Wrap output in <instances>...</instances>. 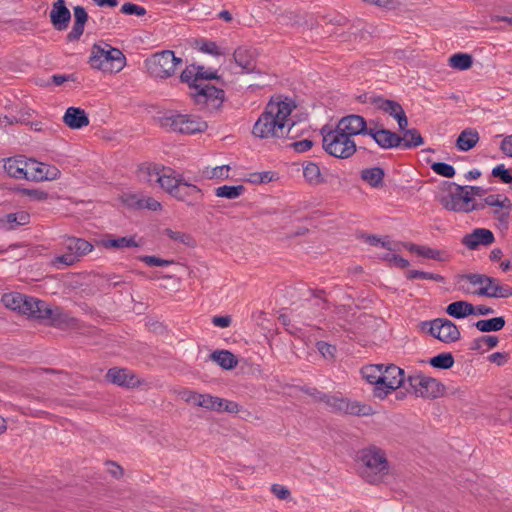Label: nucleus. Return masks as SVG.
<instances>
[{"instance_id": "29", "label": "nucleus", "mask_w": 512, "mask_h": 512, "mask_svg": "<svg viewBox=\"0 0 512 512\" xmlns=\"http://www.w3.org/2000/svg\"><path fill=\"white\" fill-rule=\"evenodd\" d=\"M202 70L203 67L201 66L191 65L182 71L180 79L182 82L188 83L190 86L192 83H202V80L218 78L216 73L202 74Z\"/></svg>"}, {"instance_id": "63", "label": "nucleus", "mask_w": 512, "mask_h": 512, "mask_svg": "<svg viewBox=\"0 0 512 512\" xmlns=\"http://www.w3.org/2000/svg\"><path fill=\"white\" fill-rule=\"evenodd\" d=\"M107 465V470L108 472L110 473V475H112L113 477L115 478H121L123 475H124V470L123 468L118 465L117 463L115 462H112V461H108L106 463Z\"/></svg>"}, {"instance_id": "36", "label": "nucleus", "mask_w": 512, "mask_h": 512, "mask_svg": "<svg viewBox=\"0 0 512 512\" xmlns=\"http://www.w3.org/2000/svg\"><path fill=\"white\" fill-rule=\"evenodd\" d=\"M136 235L124 236L118 238H106L101 241V245L106 249H122L129 247H139Z\"/></svg>"}, {"instance_id": "32", "label": "nucleus", "mask_w": 512, "mask_h": 512, "mask_svg": "<svg viewBox=\"0 0 512 512\" xmlns=\"http://www.w3.org/2000/svg\"><path fill=\"white\" fill-rule=\"evenodd\" d=\"M30 222V215L25 211L10 213L0 218V227L12 230L18 226L27 225Z\"/></svg>"}, {"instance_id": "55", "label": "nucleus", "mask_w": 512, "mask_h": 512, "mask_svg": "<svg viewBox=\"0 0 512 512\" xmlns=\"http://www.w3.org/2000/svg\"><path fill=\"white\" fill-rule=\"evenodd\" d=\"M242 411H243V409H242L241 405L239 403H237L236 401L226 400V399L222 398V403L220 405V410L218 412L219 413L227 412V413H231V414H237Z\"/></svg>"}, {"instance_id": "40", "label": "nucleus", "mask_w": 512, "mask_h": 512, "mask_svg": "<svg viewBox=\"0 0 512 512\" xmlns=\"http://www.w3.org/2000/svg\"><path fill=\"white\" fill-rule=\"evenodd\" d=\"M382 366L383 364H369L361 369L362 377L374 387L379 386V382L382 379Z\"/></svg>"}, {"instance_id": "61", "label": "nucleus", "mask_w": 512, "mask_h": 512, "mask_svg": "<svg viewBox=\"0 0 512 512\" xmlns=\"http://www.w3.org/2000/svg\"><path fill=\"white\" fill-rule=\"evenodd\" d=\"M509 355L505 352H495L488 356V361L498 366L504 365L508 361Z\"/></svg>"}, {"instance_id": "2", "label": "nucleus", "mask_w": 512, "mask_h": 512, "mask_svg": "<svg viewBox=\"0 0 512 512\" xmlns=\"http://www.w3.org/2000/svg\"><path fill=\"white\" fill-rule=\"evenodd\" d=\"M365 119L361 115L350 114L340 118L336 125L321 128L322 147L329 155L348 159L357 152L355 137L365 132Z\"/></svg>"}, {"instance_id": "49", "label": "nucleus", "mask_w": 512, "mask_h": 512, "mask_svg": "<svg viewBox=\"0 0 512 512\" xmlns=\"http://www.w3.org/2000/svg\"><path fill=\"white\" fill-rule=\"evenodd\" d=\"M231 167L229 165H221L213 168H206L204 171L208 179L227 180L230 176Z\"/></svg>"}, {"instance_id": "7", "label": "nucleus", "mask_w": 512, "mask_h": 512, "mask_svg": "<svg viewBox=\"0 0 512 512\" xmlns=\"http://www.w3.org/2000/svg\"><path fill=\"white\" fill-rule=\"evenodd\" d=\"M189 95L196 105L211 112L219 110L225 101V92L210 84L192 83Z\"/></svg>"}, {"instance_id": "56", "label": "nucleus", "mask_w": 512, "mask_h": 512, "mask_svg": "<svg viewBox=\"0 0 512 512\" xmlns=\"http://www.w3.org/2000/svg\"><path fill=\"white\" fill-rule=\"evenodd\" d=\"M365 3L375 5L377 7L387 9V10H395L399 8L400 3L397 0H362Z\"/></svg>"}, {"instance_id": "44", "label": "nucleus", "mask_w": 512, "mask_h": 512, "mask_svg": "<svg viewBox=\"0 0 512 512\" xmlns=\"http://www.w3.org/2000/svg\"><path fill=\"white\" fill-rule=\"evenodd\" d=\"M404 132L402 143L404 148L418 147L424 143L423 137L415 128L402 130Z\"/></svg>"}, {"instance_id": "60", "label": "nucleus", "mask_w": 512, "mask_h": 512, "mask_svg": "<svg viewBox=\"0 0 512 512\" xmlns=\"http://www.w3.org/2000/svg\"><path fill=\"white\" fill-rule=\"evenodd\" d=\"M200 50L202 52L218 56L221 54L218 45L213 41H205L201 44Z\"/></svg>"}, {"instance_id": "22", "label": "nucleus", "mask_w": 512, "mask_h": 512, "mask_svg": "<svg viewBox=\"0 0 512 512\" xmlns=\"http://www.w3.org/2000/svg\"><path fill=\"white\" fill-rule=\"evenodd\" d=\"M183 178L184 176L182 173L171 167L165 166L160 178H158V185L162 190L172 196Z\"/></svg>"}, {"instance_id": "31", "label": "nucleus", "mask_w": 512, "mask_h": 512, "mask_svg": "<svg viewBox=\"0 0 512 512\" xmlns=\"http://www.w3.org/2000/svg\"><path fill=\"white\" fill-rule=\"evenodd\" d=\"M25 156L18 155L4 160V170L12 178L23 180Z\"/></svg>"}, {"instance_id": "50", "label": "nucleus", "mask_w": 512, "mask_h": 512, "mask_svg": "<svg viewBox=\"0 0 512 512\" xmlns=\"http://www.w3.org/2000/svg\"><path fill=\"white\" fill-rule=\"evenodd\" d=\"M409 279H426L433 280L435 282L443 283L445 278L440 274L420 271V270H410L407 274Z\"/></svg>"}, {"instance_id": "1", "label": "nucleus", "mask_w": 512, "mask_h": 512, "mask_svg": "<svg viewBox=\"0 0 512 512\" xmlns=\"http://www.w3.org/2000/svg\"><path fill=\"white\" fill-rule=\"evenodd\" d=\"M297 105L288 97H272L253 126L252 133L260 139L296 138L291 118Z\"/></svg>"}, {"instance_id": "25", "label": "nucleus", "mask_w": 512, "mask_h": 512, "mask_svg": "<svg viewBox=\"0 0 512 512\" xmlns=\"http://www.w3.org/2000/svg\"><path fill=\"white\" fill-rule=\"evenodd\" d=\"M74 23L71 31L67 34V41L75 42L83 35L85 24L88 21V14L84 7L75 6L73 8Z\"/></svg>"}, {"instance_id": "34", "label": "nucleus", "mask_w": 512, "mask_h": 512, "mask_svg": "<svg viewBox=\"0 0 512 512\" xmlns=\"http://www.w3.org/2000/svg\"><path fill=\"white\" fill-rule=\"evenodd\" d=\"M210 358L224 370H232L238 365V359L229 350H216L211 353Z\"/></svg>"}, {"instance_id": "4", "label": "nucleus", "mask_w": 512, "mask_h": 512, "mask_svg": "<svg viewBox=\"0 0 512 512\" xmlns=\"http://www.w3.org/2000/svg\"><path fill=\"white\" fill-rule=\"evenodd\" d=\"M89 63L93 69L103 73L117 74L126 66V57L118 48L101 42L92 46Z\"/></svg>"}, {"instance_id": "21", "label": "nucleus", "mask_w": 512, "mask_h": 512, "mask_svg": "<svg viewBox=\"0 0 512 512\" xmlns=\"http://www.w3.org/2000/svg\"><path fill=\"white\" fill-rule=\"evenodd\" d=\"M493 233L485 228H477L472 233L463 237L462 243L470 250H475L479 246H488L494 242Z\"/></svg>"}, {"instance_id": "30", "label": "nucleus", "mask_w": 512, "mask_h": 512, "mask_svg": "<svg viewBox=\"0 0 512 512\" xmlns=\"http://www.w3.org/2000/svg\"><path fill=\"white\" fill-rule=\"evenodd\" d=\"M236 64L246 73L255 70V61L251 50L245 47L237 48L233 53Z\"/></svg>"}, {"instance_id": "33", "label": "nucleus", "mask_w": 512, "mask_h": 512, "mask_svg": "<svg viewBox=\"0 0 512 512\" xmlns=\"http://www.w3.org/2000/svg\"><path fill=\"white\" fill-rule=\"evenodd\" d=\"M479 139V133L475 129L467 128L459 134L456 147L460 151H469L476 146Z\"/></svg>"}, {"instance_id": "35", "label": "nucleus", "mask_w": 512, "mask_h": 512, "mask_svg": "<svg viewBox=\"0 0 512 512\" xmlns=\"http://www.w3.org/2000/svg\"><path fill=\"white\" fill-rule=\"evenodd\" d=\"M384 175V170L381 167H371L361 171V179L376 189L383 187Z\"/></svg>"}, {"instance_id": "54", "label": "nucleus", "mask_w": 512, "mask_h": 512, "mask_svg": "<svg viewBox=\"0 0 512 512\" xmlns=\"http://www.w3.org/2000/svg\"><path fill=\"white\" fill-rule=\"evenodd\" d=\"M275 174L270 171H264L260 173H254L251 175V178L248 179L249 182L253 184H264L274 181Z\"/></svg>"}, {"instance_id": "42", "label": "nucleus", "mask_w": 512, "mask_h": 512, "mask_svg": "<svg viewBox=\"0 0 512 512\" xmlns=\"http://www.w3.org/2000/svg\"><path fill=\"white\" fill-rule=\"evenodd\" d=\"M505 326V319L502 316L491 319L479 320L475 323V327L480 332L499 331Z\"/></svg>"}, {"instance_id": "6", "label": "nucleus", "mask_w": 512, "mask_h": 512, "mask_svg": "<svg viewBox=\"0 0 512 512\" xmlns=\"http://www.w3.org/2000/svg\"><path fill=\"white\" fill-rule=\"evenodd\" d=\"M161 127L181 134L203 133L208 124L202 118L190 114H170L160 117Z\"/></svg>"}, {"instance_id": "41", "label": "nucleus", "mask_w": 512, "mask_h": 512, "mask_svg": "<svg viewBox=\"0 0 512 512\" xmlns=\"http://www.w3.org/2000/svg\"><path fill=\"white\" fill-rule=\"evenodd\" d=\"M246 191V188L243 185H223L219 186L215 189V195L218 198H225L229 200H234L241 197Z\"/></svg>"}, {"instance_id": "3", "label": "nucleus", "mask_w": 512, "mask_h": 512, "mask_svg": "<svg viewBox=\"0 0 512 512\" xmlns=\"http://www.w3.org/2000/svg\"><path fill=\"white\" fill-rule=\"evenodd\" d=\"M361 478L369 484L383 483L390 474V464L383 449L370 445L358 452Z\"/></svg>"}, {"instance_id": "47", "label": "nucleus", "mask_w": 512, "mask_h": 512, "mask_svg": "<svg viewBox=\"0 0 512 512\" xmlns=\"http://www.w3.org/2000/svg\"><path fill=\"white\" fill-rule=\"evenodd\" d=\"M489 298H509L512 297V287L502 283L498 279H494V283L490 289Z\"/></svg>"}, {"instance_id": "48", "label": "nucleus", "mask_w": 512, "mask_h": 512, "mask_svg": "<svg viewBox=\"0 0 512 512\" xmlns=\"http://www.w3.org/2000/svg\"><path fill=\"white\" fill-rule=\"evenodd\" d=\"M434 368L449 369L454 365V357L450 352L438 354L429 360Z\"/></svg>"}, {"instance_id": "11", "label": "nucleus", "mask_w": 512, "mask_h": 512, "mask_svg": "<svg viewBox=\"0 0 512 512\" xmlns=\"http://www.w3.org/2000/svg\"><path fill=\"white\" fill-rule=\"evenodd\" d=\"M411 392L424 399H436L444 394V385L425 375H412L407 378Z\"/></svg>"}, {"instance_id": "28", "label": "nucleus", "mask_w": 512, "mask_h": 512, "mask_svg": "<svg viewBox=\"0 0 512 512\" xmlns=\"http://www.w3.org/2000/svg\"><path fill=\"white\" fill-rule=\"evenodd\" d=\"M465 279L471 285L478 287L475 291H473L474 294L488 297L495 278L484 274H469L465 276Z\"/></svg>"}, {"instance_id": "18", "label": "nucleus", "mask_w": 512, "mask_h": 512, "mask_svg": "<svg viewBox=\"0 0 512 512\" xmlns=\"http://www.w3.org/2000/svg\"><path fill=\"white\" fill-rule=\"evenodd\" d=\"M371 126L368 127L367 122L365 121V132L362 135H369L382 149H392L399 147L402 143L401 136L396 133L378 127L373 122L370 123Z\"/></svg>"}, {"instance_id": "5", "label": "nucleus", "mask_w": 512, "mask_h": 512, "mask_svg": "<svg viewBox=\"0 0 512 512\" xmlns=\"http://www.w3.org/2000/svg\"><path fill=\"white\" fill-rule=\"evenodd\" d=\"M479 191V187H463L453 184L450 192L441 196L440 203L447 210L467 213L478 209L472 195L478 194Z\"/></svg>"}, {"instance_id": "13", "label": "nucleus", "mask_w": 512, "mask_h": 512, "mask_svg": "<svg viewBox=\"0 0 512 512\" xmlns=\"http://www.w3.org/2000/svg\"><path fill=\"white\" fill-rule=\"evenodd\" d=\"M1 301L6 308L34 319L39 306L42 305V300L17 292L4 294Z\"/></svg>"}, {"instance_id": "53", "label": "nucleus", "mask_w": 512, "mask_h": 512, "mask_svg": "<svg viewBox=\"0 0 512 512\" xmlns=\"http://www.w3.org/2000/svg\"><path fill=\"white\" fill-rule=\"evenodd\" d=\"M121 12L125 15H135L137 17H142L147 13L143 6L131 2L124 3L121 7Z\"/></svg>"}, {"instance_id": "58", "label": "nucleus", "mask_w": 512, "mask_h": 512, "mask_svg": "<svg viewBox=\"0 0 512 512\" xmlns=\"http://www.w3.org/2000/svg\"><path fill=\"white\" fill-rule=\"evenodd\" d=\"M20 192L34 201H45L48 198V193L40 189H21Z\"/></svg>"}, {"instance_id": "19", "label": "nucleus", "mask_w": 512, "mask_h": 512, "mask_svg": "<svg viewBox=\"0 0 512 512\" xmlns=\"http://www.w3.org/2000/svg\"><path fill=\"white\" fill-rule=\"evenodd\" d=\"M49 17L55 30L64 31L68 28L71 20V13L66 6L65 0H56L53 2Z\"/></svg>"}, {"instance_id": "12", "label": "nucleus", "mask_w": 512, "mask_h": 512, "mask_svg": "<svg viewBox=\"0 0 512 512\" xmlns=\"http://www.w3.org/2000/svg\"><path fill=\"white\" fill-rule=\"evenodd\" d=\"M67 252L53 259L52 264L57 268L63 266H71L78 262L83 256L93 251V245L82 239L71 237L66 240Z\"/></svg>"}, {"instance_id": "45", "label": "nucleus", "mask_w": 512, "mask_h": 512, "mask_svg": "<svg viewBox=\"0 0 512 512\" xmlns=\"http://www.w3.org/2000/svg\"><path fill=\"white\" fill-rule=\"evenodd\" d=\"M164 234L174 242L184 244L185 246L188 247H194L196 244L194 237L186 232L176 231L167 228L164 230Z\"/></svg>"}, {"instance_id": "57", "label": "nucleus", "mask_w": 512, "mask_h": 512, "mask_svg": "<svg viewBox=\"0 0 512 512\" xmlns=\"http://www.w3.org/2000/svg\"><path fill=\"white\" fill-rule=\"evenodd\" d=\"M492 175L494 177H498L501 179V181L505 184H510L512 183V175L510 174V172L504 167L503 164L501 165H498L496 167L493 168L492 170Z\"/></svg>"}, {"instance_id": "26", "label": "nucleus", "mask_w": 512, "mask_h": 512, "mask_svg": "<svg viewBox=\"0 0 512 512\" xmlns=\"http://www.w3.org/2000/svg\"><path fill=\"white\" fill-rule=\"evenodd\" d=\"M63 122L70 129L77 130L89 125L86 112L78 107H69L63 116Z\"/></svg>"}, {"instance_id": "52", "label": "nucleus", "mask_w": 512, "mask_h": 512, "mask_svg": "<svg viewBox=\"0 0 512 512\" xmlns=\"http://www.w3.org/2000/svg\"><path fill=\"white\" fill-rule=\"evenodd\" d=\"M431 169L438 175L451 178L455 175V169L452 165L444 162H435L431 165Z\"/></svg>"}, {"instance_id": "8", "label": "nucleus", "mask_w": 512, "mask_h": 512, "mask_svg": "<svg viewBox=\"0 0 512 512\" xmlns=\"http://www.w3.org/2000/svg\"><path fill=\"white\" fill-rule=\"evenodd\" d=\"M181 62V58L176 57L173 51L164 50L146 59L145 66L152 77L165 79L175 73Z\"/></svg>"}, {"instance_id": "38", "label": "nucleus", "mask_w": 512, "mask_h": 512, "mask_svg": "<svg viewBox=\"0 0 512 512\" xmlns=\"http://www.w3.org/2000/svg\"><path fill=\"white\" fill-rule=\"evenodd\" d=\"M303 176L312 186H318L325 182L320 167L314 162H308L303 165Z\"/></svg>"}, {"instance_id": "37", "label": "nucleus", "mask_w": 512, "mask_h": 512, "mask_svg": "<svg viewBox=\"0 0 512 512\" xmlns=\"http://www.w3.org/2000/svg\"><path fill=\"white\" fill-rule=\"evenodd\" d=\"M446 312L451 317L461 319L472 315L474 312V306L467 301H455L447 306Z\"/></svg>"}, {"instance_id": "20", "label": "nucleus", "mask_w": 512, "mask_h": 512, "mask_svg": "<svg viewBox=\"0 0 512 512\" xmlns=\"http://www.w3.org/2000/svg\"><path fill=\"white\" fill-rule=\"evenodd\" d=\"M203 196L202 190L195 184L183 178L172 197L187 204H193Z\"/></svg>"}, {"instance_id": "15", "label": "nucleus", "mask_w": 512, "mask_h": 512, "mask_svg": "<svg viewBox=\"0 0 512 512\" xmlns=\"http://www.w3.org/2000/svg\"><path fill=\"white\" fill-rule=\"evenodd\" d=\"M35 319L48 321L49 325L59 329L74 328L77 327L78 324L77 319L72 317L69 313L59 307L52 308L44 301H42V305L39 306Z\"/></svg>"}, {"instance_id": "43", "label": "nucleus", "mask_w": 512, "mask_h": 512, "mask_svg": "<svg viewBox=\"0 0 512 512\" xmlns=\"http://www.w3.org/2000/svg\"><path fill=\"white\" fill-rule=\"evenodd\" d=\"M222 403V398L213 396L210 394H201L199 393L196 407H201L209 411L218 412L220 410V405Z\"/></svg>"}, {"instance_id": "27", "label": "nucleus", "mask_w": 512, "mask_h": 512, "mask_svg": "<svg viewBox=\"0 0 512 512\" xmlns=\"http://www.w3.org/2000/svg\"><path fill=\"white\" fill-rule=\"evenodd\" d=\"M407 248L410 252H413L418 256L439 262H447L451 258L450 253L446 250L433 249L428 246H420L416 244H410Z\"/></svg>"}, {"instance_id": "23", "label": "nucleus", "mask_w": 512, "mask_h": 512, "mask_svg": "<svg viewBox=\"0 0 512 512\" xmlns=\"http://www.w3.org/2000/svg\"><path fill=\"white\" fill-rule=\"evenodd\" d=\"M378 108L395 118L400 130H405V128H407L408 119L406 113L398 102L381 99L378 101Z\"/></svg>"}, {"instance_id": "64", "label": "nucleus", "mask_w": 512, "mask_h": 512, "mask_svg": "<svg viewBox=\"0 0 512 512\" xmlns=\"http://www.w3.org/2000/svg\"><path fill=\"white\" fill-rule=\"evenodd\" d=\"M500 149L506 156L512 158V135L506 136L502 140Z\"/></svg>"}, {"instance_id": "24", "label": "nucleus", "mask_w": 512, "mask_h": 512, "mask_svg": "<svg viewBox=\"0 0 512 512\" xmlns=\"http://www.w3.org/2000/svg\"><path fill=\"white\" fill-rule=\"evenodd\" d=\"M164 165L145 162L138 166L136 171L137 179L148 184H158V178L164 170Z\"/></svg>"}, {"instance_id": "9", "label": "nucleus", "mask_w": 512, "mask_h": 512, "mask_svg": "<svg viewBox=\"0 0 512 512\" xmlns=\"http://www.w3.org/2000/svg\"><path fill=\"white\" fill-rule=\"evenodd\" d=\"M381 372L382 379L379 382V386L374 387L373 394L376 398L383 400L403 385L405 372L395 364L383 365Z\"/></svg>"}, {"instance_id": "10", "label": "nucleus", "mask_w": 512, "mask_h": 512, "mask_svg": "<svg viewBox=\"0 0 512 512\" xmlns=\"http://www.w3.org/2000/svg\"><path fill=\"white\" fill-rule=\"evenodd\" d=\"M422 329L437 340L445 344L455 343L461 338L458 326L446 318H436L422 322Z\"/></svg>"}, {"instance_id": "16", "label": "nucleus", "mask_w": 512, "mask_h": 512, "mask_svg": "<svg viewBox=\"0 0 512 512\" xmlns=\"http://www.w3.org/2000/svg\"><path fill=\"white\" fill-rule=\"evenodd\" d=\"M23 180L41 182L52 181L60 178V170L53 165L39 162L33 158H26L24 161Z\"/></svg>"}, {"instance_id": "46", "label": "nucleus", "mask_w": 512, "mask_h": 512, "mask_svg": "<svg viewBox=\"0 0 512 512\" xmlns=\"http://www.w3.org/2000/svg\"><path fill=\"white\" fill-rule=\"evenodd\" d=\"M138 259L150 267L181 266L182 264L174 259H163L157 256L144 255Z\"/></svg>"}, {"instance_id": "59", "label": "nucleus", "mask_w": 512, "mask_h": 512, "mask_svg": "<svg viewBox=\"0 0 512 512\" xmlns=\"http://www.w3.org/2000/svg\"><path fill=\"white\" fill-rule=\"evenodd\" d=\"M198 395V392L189 389H183L182 391L179 392V396L181 397L182 400L194 406H196Z\"/></svg>"}, {"instance_id": "17", "label": "nucleus", "mask_w": 512, "mask_h": 512, "mask_svg": "<svg viewBox=\"0 0 512 512\" xmlns=\"http://www.w3.org/2000/svg\"><path fill=\"white\" fill-rule=\"evenodd\" d=\"M105 379L107 382L126 389H135L146 384L145 380L127 368H110Z\"/></svg>"}, {"instance_id": "39", "label": "nucleus", "mask_w": 512, "mask_h": 512, "mask_svg": "<svg viewBox=\"0 0 512 512\" xmlns=\"http://www.w3.org/2000/svg\"><path fill=\"white\" fill-rule=\"evenodd\" d=\"M472 65L473 57L468 53H455L448 59V66L459 71L468 70Z\"/></svg>"}, {"instance_id": "14", "label": "nucleus", "mask_w": 512, "mask_h": 512, "mask_svg": "<svg viewBox=\"0 0 512 512\" xmlns=\"http://www.w3.org/2000/svg\"><path fill=\"white\" fill-rule=\"evenodd\" d=\"M325 403L335 412L352 416H371L375 410L369 404L338 396H327Z\"/></svg>"}, {"instance_id": "51", "label": "nucleus", "mask_w": 512, "mask_h": 512, "mask_svg": "<svg viewBox=\"0 0 512 512\" xmlns=\"http://www.w3.org/2000/svg\"><path fill=\"white\" fill-rule=\"evenodd\" d=\"M316 348L325 360L329 362L334 361L336 353V347L334 345L324 341H318L316 343Z\"/></svg>"}, {"instance_id": "62", "label": "nucleus", "mask_w": 512, "mask_h": 512, "mask_svg": "<svg viewBox=\"0 0 512 512\" xmlns=\"http://www.w3.org/2000/svg\"><path fill=\"white\" fill-rule=\"evenodd\" d=\"M271 491L273 494L281 500H285L290 496V491L282 485L274 484L271 487Z\"/></svg>"}]
</instances>
